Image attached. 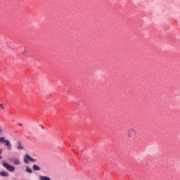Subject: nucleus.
I'll return each mask as SVG.
<instances>
[{"instance_id": "nucleus-1", "label": "nucleus", "mask_w": 180, "mask_h": 180, "mask_svg": "<svg viewBox=\"0 0 180 180\" xmlns=\"http://www.w3.org/2000/svg\"><path fill=\"white\" fill-rule=\"evenodd\" d=\"M0 143H1L2 144H4V145L7 147V150H12V143H11V141H9L8 139H5V137H0Z\"/></svg>"}, {"instance_id": "nucleus-2", "label": "nucleus", "mask_w": 180, "mask_h": 180, "mask_svg": "<svg viewBox=\"0 0 180 180\" xmlns=\"http://www.w3.org/2000/svg\"><path fill=\"white\" fill-rule=\"evenodd\" d=\"M136 134H137V131H136V129L133 128H129L127 131V136L129 139H133V137H136Z\"/></svg>"}, {"instance_id": "nucleus-3", "label": "nucleus", "mask_w": 180, "mask_h": 180, "mask_svg": "<svg viewBox=\"0 0 180 180\" xmlns=\"http://www.w3.org/2000/svg\"><path fill=\"white\" fill-rule=\"evenodd\" d=\"M36 162V159L30 157V155H25V157H24V162L25 164H29V162Z\"/></svg>"}, {"instance_id": "nucleus-4", "label": "nucleus", "mask_w": 180, "mask_h": 180, "mask_svg": "<svg viewBox=\"0 0 180 180\" xmlns=\"http://www.w3.org/2000/svg\"><path fill=\"white\" fill-rule=\"evenodd\" d=\"M2 165L9 172H13L15 171V167L9 165V164L6 162H3Z\"/></svg>"}, {"instance_id": "nucleus-5", "label": "nucleus", "mask_w": 180, "mask_h": 180, "mask_svg": "<svg viewBox=\"0 0 180 180\" xmlns=\"http://www.w3.org/2000/svg\"><path fill=\"white\" fill-rule=\"evenodd\" d=\"M10 161H13L14 165H20V160L19 159H10Z\"/></svg>"}, {"instance_id": "nucleus-6", "label": "nucleus", "mask_w": 180, "mask_h": 180, "mask_svg": "<svg viewBox=\"0 0 180 180\" xmlns=\"http://www.w3.org/2000/svg\"><path fill=\"white\" fill-rule=\"evenodd\" d=\"M0 176H9V173H8L7 172H0Z\"/></svg>"}, {"instance_id": "nucleus-7", "label": "nucleus", "mask_w": 180, "mask_h": 180, "mask_svg": "<svg viewBox=\"0 0 180 180\" xmlns=\"http://www.w3.org/2000/svg\"><path fill=\"white\" fill-rule=\"evenodd\" d=\"M32 169L34 171H40V167H39L37 165H34L32 166Z\"/></svg>"}, {"instance_id": "nucleus-8", "label": "nucleus", "mask_w": 180, "mask_h": 180, "mask_svg": "<svg viewBox=\"0 0 180 180\" xmlns=\"http://www.w3.org/2000/svg\"><path fill=\"white\" fill-rule=\"evenodd\" d=\"M39 179L40 180H51L50 177H47L46 176H40Z\"/></svg>"}, {"instance_id": "nucleus-9", "label": "nucleus", "mask_w": 180, "mask_h": 180, "mask_svg": "<svg viewBox=\"0 0 180 180\" xmlns=\"http://www.w3.org/2000/svg\"><path fill=\"white\" fill-rule=\"evenodd\" d=\"M18 150H23V146H22V143L20 142H18Z\"/></svg>"}, {"instance_id": "nucleus-10", "label": "nucleus", "mask_w": 180, "mask_h": 180, "mask_svg": "<svg viewBox=\"0 0 180 180\" xmlns=\"http://www.w3.org/2000/svg\"><path fill=\"white\" fill-rule=\"evenodd\" d=\"M25 171L26 172H28V174H32L33 172V170H32L29 167H26Z\"/></svg>"}, {"instance_id": "nucleus-11", "label": "nucleus", "mask_w": 180, "mask_h": 180, "mask_svg": "<svg viewBox=\"0 0 180 180\" xmlns=\"http://www.w3.org/2000/svg\"><path fill=\"white\" fill-rule=\"evenodd\" d=\"M0 108H1V109H5V107L2 104H0Z\"/></svg>"}, {"instance_id": "nucleus-12", "label": "nucleus", "mask_w": 180, "mask_h": 180, "mask_svg": "<svg viewBox=\"0 0 180 180\" xmlns=\"http://www.w3.org/2000/svg\"><path fill=\"white\" fill-rule=\"evenodd\" d=\"M4 131V129H2V127H0V133H2Z\"/></svg>"}, {"instance_id": "nucleus-13", "label": "nucleus", "mask_w": 180, "mask_h": 180, "mask_svg": "<svg viewBox=\"0 0 180 180\" xmlns=\"http://www.w3.org/2000/svg\"><path fill=\"white\" fill-rule=\"evenodd\" d=\"M0 154H2V149L0 148Z\"/></svg>"}, {"instance_id": "nucleus-14", "label": "nucleus", "mask_w": 180, "mask_h": 180, "mask_svg": "<svg viewBox=\"0 0 180 180\" xmlns=\"http://www.w3.org/2000/svg\"><path fill=\"white\" fill-rule=\"evenodd\" d=\"M0 160H2V157L0 156Z\"/></svg>"}]
</instances>
